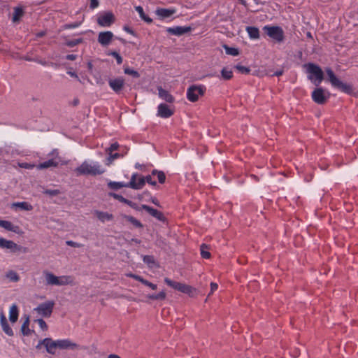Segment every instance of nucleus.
I'll list each match as a JSON object with an SVG mask.
<instances>
[{
  "label": "nucleus",
  "mask_w": 358,
  "mask_h": 358,
  "mask_svg": "<svg viewBox=\"0 0 358 358\" xmlns=\"http://www.w3.org/2000/svg\"><path fill=\"white\" fill-rule=\"evenodd\" d=\"M78 175L96 176L105 173V169L98 163L85 161L75 170Z\"/></svg>",
  "instance_id": "1"
},
{
  "label": "nucleus",
  "mask_w": 358,
  "mask_h": 358,
  "mask_svg": "<svg viewBox=\"0 0 358 358\" xmlns=\"http://www.w3.org/2000/svg\"><path fill=\"white\" fill-rule=\"evenodd\" d=\"M43 273L45 276V284L47 285L63 286L74 285L73 278L70 275L57 276L52 272L46 270L43 271Z\"/></svg>",
  "instance_id": "2"
},
{
  "label": "nucleus",
  "mask_w": 358,
  "mask_h": 358,
  "mask_svg": "<svg viewBox=\"0 0 358 358\" xmlns=\"http://www.w3.org/2000/svg\"><path fill=\"white\" fill-rule=\"evenodd\" d=\"M304 67L306 68L307 73L310 74L308 79L310 80L315 85L318 86L324 79V73L322 69L318 65L313 63L305 64Z\"/></svg>",
  "instance_id": "3"
},
{
  "label": "nucleus",
  "mask_w": 358,
  "mask_h": 358,
  "mask_svg": "<svg viewBox=\"0 0 358 358\" xmlns=\"http://www.w3.org/2000/svg\"><path fill=\"white\" fill-rule=\"evenodd\" d=\"M325 71L329 78V80L333 87L341 90L342 92L350 94L352 92V86L351 85L344 83L341 81L334 74V71L330 68H327Z\"/></svg>",
  "instance_id": "4"
},
{
  "label": "nucleus",
  "mask_w": 358,
  "mask_h": 358,
  "mask_svg": "<svg viewBox=\"0 0 358 358\" xmlns=\"http://www.w3.org/2000/svg\"><path fill=\"white\" fill-rule=\"evenodd\" d=\"M0 248L2 249H8L13 253H27L28 248L21 246L14 243L13 241L0 238Z\"/></svg>",
  "instance_id": "5"
},
{
  "label": "nucleus",
  "mask_w": 358,
  "mask_h": 358,
  "mask_svg": "<svg viewBox=\"0 0 358 358\" xmlns=\"http://www.w3.org/2000/svg\"><path fill=\"white\" fill-rule=\"evenodd\" d=\"M206 87L203 85H192L187 90V98L191 102H196L199 96L204 95Z\"/></svg>",
  "instance_id": "6"
},
{
  "label": "nucleus",
  "mask_w": 358,
  "mask_h": 358,
  "mask_svg": "<svg viewBox=\"0 0 358 358\" xmlns=\"http://www.w3.org/2000/svg\"><path fill=\"white\" fill-rule=\"evenodd\" d=\"M54 306V301L49 300L40 303L37 307L34 308V311L41 317H50L52 315Z\"/></svg>",
  "instance_id": "7"
},
{
  "label": "nucleus",
  "mask_w": 358,
  "mask_h": 358,
  "mask_svg": "<svg viewBox=\"0 0 358 358\" xmlns=\"http://www.w3.org/2000/svg\"><path fill=\"white\" fill-rule=\"evenodd\" d=\"M264 29L266 31L267 35L273 39L277 41L278 42H281L283 41V31L280 27L266 26L264 27Z\"/></svg>",
  "instance_id": "8"
},
{
  "label": "nucleus",
  "mask_w": 358,
  "mask_h": 358,
  "mask_svg": "<svg viewBox=\"0 0 358 358\" xmlns=\"http://www.w3.org/2000/svg\"><path fill=\"white\" fill-rule=\"evenodd\" d=\"M311 96L314 102L322 105L325 103L329 99V94H326L324 89L318 87L313 91Z\"/></svg>",
  "instance_id": "9"
},
{
  "label": "nucleus",
  "mask_w": 358,
  "mask_h": 358,
  "mask_svg": "<svg viewBox=\"0 0 358 358\" xmlns=\"http://www.w3.org/2000/svg\"><path fill=\"white\" fill-rule=\"evenodd\" d=\"M57 348L60 350H80L81 348L77 343L73 342L69 339H60L57 340Z\"/></svg>",
  "instance_id": "10"
},
{
  "label": "nucleus",
  "mask_w": 358,
  "mask_h": 358,
  "mask_svg": "<svg viewBox=\"0 0 358 358\" xmlns=\"http://www.w3.org/2000/svg\"><path fill=\"white\" fill-rule=\"evenodd\" d=\"M115 20L114 15L111 12H107L97 18V23L101 27H109Z\"/></svg>",
  "instance_id": "11"
},
{
  "label": "nucleus",
  "mask_w": 358,
  "mask_h": 358,
  "mask_svg": "<svg viewBox=\"0 0 358 358\" xmlns=\"http://www.w3.org/2000/svg\"><path fill=\"white\" fill-rule=\"evenodd\" d=\"M110 87L117 94L120 93L124 86V80L121 78H112L108 80Z\"/></svg>",
  "instance_id": "12"
},
{
  "label": "nucleus",
  "mask_w": 358,
  "mask_h": 358,
  "mask_svg": "<svg viewBox=\"0 0 358 358\" xmlns=\"http://www.w3.org/2000/svg\"><path fill=\"white\" fill-rule=\"evenodd\" d=\"M41 343L49 354L54 355L55 353V350L57 348V340L53 341L50 338H45L41 340Z\"/></svg>",
  "instance_id": "13"
},
{
  "label": "nucleus",
  "mask_w": 358,
  "mask_h": 358,
  "mask_svg": "<svg viewBox=\"0 0 358 358\" xmlns=\"http://www.w3.org/2000/svg\"><path fill=\"white\" fill-rule=\"evenodd\" d=\"M173 114V110L165 103H160L157 108V115L162 118L170 117Z\"/></svg>",
  "instance_id": "14"
},
{
  "label": "nucleus",
  "mask_w": 358,
  "mask_h": 358,
  "mask_svg": "<svg viewBox=\"0 0 358 358\" xmlns=\"http://www.w3.org/2000/svg\"><path fill=\"white\" fill-rule=\"evenodd\" d=\"M113 38V34L110 31H101L98 36V42L103 46H106L110 44Z\"/></svg>",
  "instance_id": "15"
},
{
  "label": "nucleus",
  "mask_w": 358,
  "mask_h": 358,
  "mask_svg": "<svg viewBox=\"0 0 358 358\" xmlns=\"http://www.w3.org/2000/svg\"><path fill=\"white\" fill-rule=\"evenodd\" d=\"M164 282L170 287L173 288L174 289H176L178 291H180L182 293H185L187 292V289L188 287V285L178 282L173 281L168 278H164Z\"/></svg>",
  "instance_id": "16"
},
{
  "label": "nucleus",
  "mask_w": 358,
  "mask_h": 358,
  "mask_svg": "<svg viewBox=\"0 0 358 358\" xmlns=\"http://www.w3.org/2000/svg\"><path fill=\"white\" fill-rule=\"evenodd\" d=\"M0 324L3 332L8 336L14 335L12 328L10 327L7 322V319L3 312L0 313Z\"/></svg>",
  "instance_id": "17"
},
{
  "label": "nucleus",
  "mask_w": 358,
  "mask_h": 358,
  "mask_svg": "<svg viewBox=\"0 0 358 358\" xmlns=\"http://www.w3.org/2000/svg\"><path fill=\"white\" fill-rule=\"evenodd\" d=\"M192 30L191 27H169L166 31L168 33L176 35V36H181L186 33L189 32Z\"/></svg>",
  "instance_id": "18"
},
{
  "label": "nucleus",
  "mask_w": 358,
  "mask_h": 358,
  "mask_svg": "<svg viewBox=\"0 0 358 358\" xmlns=\"http://www.w3.org/2000/svg\"><path fill=\"white\" fill-rule=\"evenodd\" d=\"M141 208L146 210L150 215L155 217L159 221H164V216L163 213L156 209L152 208V207L147 206V205H142Z\"/></svg>",
  "instance_id": "19"
},
{
  "label": "nucleus",
  "mask_w": 358,
  "mask_h": 358,
  "mask_svg": "<svg viewBox=\"0 0 358 358\" xmlns=\"http://www.w3.org/2000/svg\"><path fill=\"white\" fill-rule=\"evenodd\" d=\"M157 90L159 98L168 103H173L174 101L173 96L167 90L163 89L161 86L157 87Z\"/></svg>",
  "instance_id": "20"
},
{
  "label": "nucleus",
  "mask_w": 358,
  "mask_h": 358,
  "mask_svg": "<svg viewBox=\"0 0 358 358\" xmlns=\"http://www.w3.org/2000/svg\"><path fill=\"white\" fill-rule=\"evenodd\" d=\"M94 214L97 217V219L102 222L106 221H111L113 220V215L108 212L94 210Z\"/></svg>",
  "instance_id": "21"
},
{
  "label": "nucleus",
  "mask_w": 358,
  "mask_h": 358,
  "mask_svg": "<svg viewBox=\"0 0 358 358\" xmlns=\"http://www.w3.org/2000/svg\"><path fill=\"white\" fill-rule=\"evenodd\" d=\"M156 15L161 19L170 17L176 13L175 9L157 8L155 11Z\"/></svg>",
  "instance_id": "22"
},
{
  "label": "nucleus",
  "mask_w": 358,
  "mask_h": 358,
  "mask_svg": "<svg viewBox=\"0 0 358 358\" xmlns=\"http://www.w3.org/2000/svg\"><path fill=\"white\" fill-rule=\"evenodd\" d=\"M19 315L18 308L16 304H13L9 310V320L11 323H15L17 321Z\"/></svg>",
  "instance_id": "23"
},
{
  "label": "nucleus",
  "mask_w": 358,
  "mask_h": 358,
  "mask_svg": "<svg viewBox=\"0 0 358 358\" xmlns=\"http://www.w3.org/2000/svg\"><path fill=\"white\" fill-rule=\"evenodd\" d=\"M24 11L22 6L15 7L13 8V13L12 17L13 22L15 23L20 21L21 17L24 15Z\"/></svg>",
  "instance_id": "24"
},
{
  "label": "nucleus",
  "mask_w": 358,
  "mask_h": 358,
  "mask_svg": "<svg viewBox=\"0 0 358 358\" xmlns=\"http://www.w3.org/2000/svg\"><path fill=\"white\" fill-rule=\"evenodd\" d=\"M145 184V178L143 176L138 177L136 182H128L129 187L134 189H141Z\"/></svg>",
  "instance_id": "25"
},
{
  "label": "nucleus",
  "mask_w": 358,
  "mask_h": 358,
  "mask_svg": "<svg viewBox=\"0 0 358 358\" xmlns=\"http://www.w3.org/2000/svg\"><path fill=\"white\" fill-rule=\"evenodd\" d=\"M13 208H20L21 210L30 211L33 209V206L28 202H16L11 205Z\"/></svg>",
  "instance_id": "26"
},
{
  "label": "nucleus",
  "mask_w": 358,
  "mask_h": 358,
  "mask_svg": "<svg viewBox=\"0 0 358 358\" xmlns=\"http://www.w3.org/2000/svg\"><path fill=\"white\" fill-rule=\"evenodd\" d=\"M108 187L114 190H117L119 189H121L122 187H129L128 182H113L110 181L108 183Z\"/></svg>",
  "instance_id": "27"
},
{
  "label": "nucleus",
  "mask_w": 358,
  "mask_h": 358,
  "mask_svg": "<svg viewBox=\"0 0 358 358\" xmlns=\"http://www.w3.org/2000/svg\"><path fill=\"white\" fill-rule=\"evenodd\" d=\"M246 31L250 37L252 39H257L259 38V31L257 27H247Z\"/></svg>",
  "instance_id": "28"
},
{
  "label": "nucleus",
  "mask_w": 358,
  "mask_h": 358,
  "mask_svg": "<svg viewBox=\"0 0 358 358\" xmlns=\"http://www.w3.org/2000/svg\"><path fill=\"white\" fill-rule=\"evenodd\" d=\"M58 165V162H55L54 159H49L46 162H44L43 163L39 164L37 166L38 169H48L49 167H56Z\"/></svg>",
  "instance_id": "29"
},
{
  "label": "nucleus",
  "mask_w": 358,
  "mask_h": 358,
  "mask_svg": "<svg viewBox=\"0 0 358 358\" xmlns=\"http://www.w3.org/2000/svg\"><path fill=\"white\" fill-rule=\"evenodd\" d=\"M29 318L27 317L26 320L23 322L21 327V332L24 336H29L31 334V331L29 328Z\"/></svg>",
  "instance_id": "30"
},
{
  "label": "nucleus",
  "mask_w": 358,
  "mask_h": 358,
  "mask_svg": "<svg viewBox=\"0 0 358 358\" xmlns=\"http://www.w3.org/2000/svg\"><path fill=\"white\" fill-rule=\"evenodd\" d=\"M135 9L138 13L141 19L143 20L145 22H146L148 23H151L152 22V20L150 17L145 15V14L143 11V9L141 6H136Z\"/></svg>",
  "instance_id": "31"
},
{
  "label": "nucleus",
  "mask_w": 358,
  "mask_h": 358,
  "mask_svg": "<svg viewBox=\"0 0 358 358\" xmlns=\"http://www.w3.org/2000/svg\"><path fill=\"white\" fill-rule=\"evenodd\" d=\"M123 218L126 220L131 223L134 227L138 228L143 227V224L135 217L130 215H124Z\"/></svg>",
  "instance_id": "32"
},
{
  "label": "nucleus",
  "mask_w": 358,
  "mask_h": 358,
  "mask_svg": "<svg viewBox=\"0 0 358 358\" xmlns=\"http://www.w3.org/2000/svg\"><path fill=\"white\" fill-rule=\"evenodd\" d=\"M221 76L224 80H230L233 77V71L227 67L221 70Z\"/></svg>",
  "instance_id": "33"
},
{
  "label": "nucleus",
  "mask_w": 358,
  "mask_h": 358,
  "mask_svg": "<svg viewBox=\"0 0 358 358\" xmlns=\"http://www.w3.org/2000/svg\"><path fill=\"white\" fill-rule=\"evenodd\" d=\"M6 276L12 282H18L20 280L19 275L14 271H9L6 273Z\"/></svg>",
  "instance_id": "34"
},
{
  "label": "nucleus",
  "mask_w": 358,
  "mask_h": 358,
  "mask_svg": "<svg viewBox=\"0 0 358 358\" xmlns=\"http://www.w3.org/2000/svg\"><path fill=\"white\" fill-rule=\"evenodd\" d=\"M226 53L229 55L237 56L239 54V51L237 48H230L227 45H223Z\"/></svg>",
  "instance_id": "35"
},
{
  "label": "nucleus",
  "mask_w": 358,
  "mask_h": 358,
  "mask_svg": "<svg viewBox=\"0 0 358 358\" xmlns=\"http://www.w3.org/2000/svg\"><path fill=\"white\" fill-rule=\"evenodd\" d=\"M208 246L206 244L201 245V255L204 259H209L210 257V253L207 251Z\"/></svg>",
  "instance_id": "36"
},
{
  "label": "nucleus",
  "mask_w": 358,
  "mask_h": 358,
  "mask_svg": "<svg viewBox=\"0 0 358 358\" xmlns=\"http://www.w3.org/2000/svg\"><path fill=\"white\" fill-rule=\"evenodd\" d=\"M108 155L109 156L107 157L106 162L108 166L110 165L115 159H117L120 157L119 153H108Z\"/></svg>",
  "instance_id": "37"
},
{
  "label": "nucleus",
  "mask_w": 358,
  "mask_h": 358,
  "mask_svg": "<svg viewBox=\"0 0 358 358\" xmlns=\"http://www.w3.org/2000/svg\"><path fill=\"white\" fill-rule=\"evenodd\" d=\"M0 227H3L7 230L14 231L13 228V224L9 221L0 220Z\"/></svg>",
  "instance_id": "38"
},
{
  "label": "nucleus",
  "mask_w": 358,
  "mask_h": 358,
  "mask_svg": "<svg viewBox=\"0 0 358 358\" xmlns=\"http://www.w3.org/2000/svg\"><path fill=\"white\" fill-rule=\"evenodd\" d=\"M124 72L125 74L130 75V76H133L134 78H138L140 76V74L138 73V71H136L134 69H131L129 67H125L124 69Z\"/></svg>",
  "instance_id": "39"
},
{
  "label": "nucleus",
  "mask_w": 358,
  "mask_h": 358,
  "mask_svg": "<svg viewBox=\"0 0 358 358\" xmlns=\"http://www.w3.org/2000/svg\"><path fill=\"white\" fill-rule=\"evenodd\" d=\"M143 262L147 264L150 267H152L155 264V259L151 255H145L143 257Z\"/></svg>",
  "instance_id": "40"
},
{
  "label": "nucleus",
  "mask_w": 358,
  "mask_h": 358,
  "mask_svg": "<svg viewBox=\"0 0 358 358\" xmlns=\"http://www.w3.org/2000/svg\"><path fill=\"white\" fill-rule=\"evenodd\" d=\"M235 68L241 73L248 74L250 72V69L248 67L242 66L241 64H237L235 66Z\"/></svg>",
  "instance_id": "41"
},
{
  "label": "nucleus",
  "mask_w": 358,
  "mask_h": 358,
  "mask_svg": "<svg viewBox=\"0 0 358 358\" xmlns=\"http://www.w3.org/2000/svg\"><path fill=\"white\" fill-rule=\"evenodd\" d=\"M109 196L113 197L114 199L118 200L119 201L126 203L127 199L124 198L122 195L115 194V193H109Z\"/></svg>",
  "instance_id": "42"
},
{
  "label": "nucleus",
  "mask_w": 358,
  "mask_h": 358,
  "mask_svg": "<svg viewBox=\"0 0 358 358\" xmlns=\"http://www.w3.org/2000/svg\"><path fill=\"white\" fill-rule=\"evenodd\" d=\"M35 322L38 323V326L42 330L46 331L48 329V325L42 318L37 319L35 320Z\"/></svg>",
  "instance_id": "43"
},
{
  "label": "nucleus",
  "mask_w": 358,
  "mask_h": 358,
  "mask_svg": "<svg viewBox=\"0 0 358 358\" xmlns=\"http://www.w3.org/2000/svg\"><path fill=\"white\" fill-rule=\"evenodd\" d=\"M44 194L54 196L60 194V191L59 189H45L43 192Z\"/></svg>",
  "instance_id": "44"
},
{
  "label": "nucleus",
  "mask_w": 358,
  "mask_h": 358,
  "mask_svg": "<svg viewBox=\"0 0 358 358\" xmlns=\"http://www.w3.org/2000/svg\"><path fill=\"white\" fill-rule=\"evenodd\" d=\"M157 177L158 178L159 182L161 184H163L166 180L165 173L162 171H159V173L157 175Z\"/></svg>",
  "instance_id": "45"
},
{
  "label": "nucleus",
  "mask_w": 358,
  "mask_h": 358,
  "mask_svg": "<svg viewBox=\"0 0 358 358\" xmlns=\"http://www.w3.org/2000/svg\"><path fill=\"white\" fill-rule=\"evenodd\" d=\"M119 148V144L117 143H114L113 144H111V145L106 149V152L107 153H112V152L117 150Z\"/></svg>",
  "instance_id": "46"
},
{
  "label": "nucleus",
  "mask_w": 358,
  "mask_h": 358,
  "mask_svg": "<svg viewBox=\"0 0 358 358\" xmlns=\"http://www.w3.org/2000/svg\"><path fill=\"white\" fill-rule=\"evenodd\" d=\"M110 55L116 59L117 63L118 64H121L122 63V57L120 56L119 53H117V52H112Z\"/></svg>",
  "instance_id": "47"
},
{
  "label": "nucleus",
  "mask_w": 358,
  "mask_h": 358,
  "mask_svg": "<svg viewBox=\"0 0 358 358\" xmlns=\"http://www.w3.org/2000/svg\"><path fill=\"white\" fill-rule=\"evenodd\" d=\"M66 243L67 245L71 246V247H73V248H81L83 246L82 244L76 243V242H74L73 241H67L66 242Z\"/></svg>",
  "instance_id": "48"
},
{
  "label": "nucleus",
  "mask_w": 358,
  "mask_h": 358,
  "mask_svg": "<svg viewBox=\"0 0 358 358\" xmlns=\"http://www.w3.org/2000/svg\"><path fill=\"white\" fill-rule=\"evenodd\" d=\"M143 284L146 285V286H148V287H150L153 290L156 289L157 287V285L153 284V283H152V282H150L148 280H145V279H144V280L143 282Z\"/></svg>",
  "instance_id": "49"
},
{
  "label": "nucleus",
  "mask_w": 358,
  "mask_h": 358,
  "mask_svg": "<svg viewBox=\"0 0 358 358\" xmlns=\"http://www.w3.org/2000/svg\"><path fill=\"white\" fill-rule=\"evenodd\" d=\"M156 300H164L166 299V294L164 291L160 292L159 294H155Z\"/></svg>",
  "instance_id": "50"
},
{
  "label": "nucleus",
  "mask_w": 358,
  "mask_h": 358,
  "mask_svg": "<svg viewBox=\"0 0 358 358\" xmlns=\"http://www.w3.org/2000/svg\"><path fill=\"white\" fill-rule=\"evenodd\" d=\"M80 42H81V39H76V40L69 41L66 42V45L69 47H74Z\"/></svg>",
  "instance_id": "51"
},
{
  "label": "nucleus",
  "mask_w": 358,
  "mask_h": 358,
  "mask_svg": "<svg viewBox=\"0 0 358 358\" xmlns=\"http://www.w3.org/2000/svg\"><path fill=\"white\" fill-rule=\"evenodd\" d=\"M145 182H148V183H149V184H150L151 185H153V186H155L157 185L156 181L152 180L151 175L146 176L145 177Z\"/></svg>",
  "instance_id": "52"
},
{
  "label": "nucleus",
  "mask_w": 358,
  "mask_h": 358,
  "mask_svg": "<svg viewBox=\"0 0 358 358\" xmlns=\"http://www.w3.org/2000/svg\"><path fill=\"white\" fill-rule=\"evenodd\" d=\"M196 291V289L192 286H188L187 289V292L185 294H187L189 296H194V293Z\"/></svg>",
  "instance_id": "53"
},
{
  "label": "nucleus",
  "mask_w": 358,
  "mask_h": 358,
  "mask_svg": "<svg viewBox=\"0 0 358 358\" xmlns=\"http://www.w3.org/2000/svg\"><path fill=\"white\" fill-rule=\"evenodd\" d=\"M19 166L21 168H24V169H32L34 167V164H28V163H21V164H19Z\"/></svg>",
  "instance_id": "54"
},
{
  "label": "nucleus",
  "mask_w": 358,
  "mask_h": 358,
  "mask_svg": "<svg viewBox=\"0 0 358 358\" xmlns=\"http://www.w3.org/2000/svg\"><path fill=\"white\" fill-rule=\"evenodd\" d=\"M126 204H127L128 206H129L130 207H131L134 209H136V210H140L138 208L137 204L134 203V202H132L131 201H129V200L127 199V201L126 202Z\"/></svg>",
  "instance_id": "55"
},
{
  "label": "nucleus",
  "mask_w": 358,
  "mask_h": 358,
  "mask_svg": "<svg viewBox=\"0 0 358 358\" xmlns=\"http://www.w3.org/2000/svg\"><path fill=\"white\" fill-rule=\"evenodd\" d=\"M99 1L98 0H90V8L92 9H94L99 6Z\"/></svg>",
  "instance_id": "56"
},
{
  "label": "nucleus",
  "mask_w": 358,
  "mask_h": 358,
  "mask_svg": "<svg viewBox=\"0 0 358 358\" xmlns=\"http://www.w3.org/2000/svg\"><path fill=\"white\" fill-rule=\"evenodd\" d=\"M218 287V285L215 282H211L210 283V292L209 293L208 296L213 294V292L216 290Z\"/></svg>",
  "instance_id": "57"
},
{
  "label": "nucleus",
  "mask_w": 358,
  "mask_h": 358,
  "mask_svg": "<svg viewBox=\"0 0 358 358\" xmlns=\"http://www.w3.org/2000/svg\"><path fill=\"white\" fill-rule=\"evenodd\" d=\"M138 175L137 173H134L131 176V180L129 182H136L138 178Z\"/></svg>",
  "instance_id": "58"
},
{
  "label": "nucleus",
  "mask_w": 358,
  "mask_h": 358,
  "mask_svg": "<svg viewBox=\"0 0 358 358\" xmlns=\"http://www.w3.org/2000/svg\"><path fill=\"white\" fill-rule=\"evenodd\" d=\"M150 200H151L152 203H154L155 205H156L158 207H160L159 202V201H158V199L157 198L152 197Z\"/></svg>",
  "instance_id": "59"
},
{
  "label": "nucleus",
  "mask_w": 358,
  "mask_h": 358,
  "mask_svg": "<svg viewBox=\"0 0 358 358\" xmlns=\"http://www.w3.org/2000/svg\"><path fill=\"white\" fill-rule=\"evenodd\" d=\"M67 73L71 76V77H73V78H76L78 81L80 82V78H78V75L75 73V72H72V71H68Z\"/></svg>",
  "instance_id": "60"
},
{
  "label": "nucleus",
  "mask_w": 358,
  "mask_h": 358,
  "mask_svg": "<svg viewBox=\"0 0 358 358\" xmlns=\"http://www.w3.org/2000/svg\"><path fill=\"white\" fill-rule=\"evenodd\" d=\"M133 278L142 282V283L144 280V279L142 277H141L140 275H136V274L134 275V276H133Z\"/></svg>",
  "instance_id": "61"
},
{
  "label": "nucleus",
  "mask_w": 358,
  "mask_h": 358,
  "mask_svg": "<svg viewBox=\"0 0 358 358\" xmlns=\"http://www.w3.org/2000/svg\"><path fill=\"white\" fill-rule=\"evenodd\" d=\"M282 73H283V70H279V71H275L273 74H272L271 76H280L282 75Z\"/></svg>",
  "instance_id": "62"
},
{
  "label": "nucleus",
  "mask_w": 358,
  "mask_h": 358,
  "mask_svg": "<svg viewBox=\"0 0 358 358\" xmlns=\"http://www.w3.org/2000/svg\"><path fill=\"white\" fill-rule=\"evenodd\" d=\"M66 59L71 61L75 60L76 59V55H66Z\"/></svg>",
  "instance_id": "63"
},
{
  "label": "nucleus",
  "mask_w": 358,
  "mask_h": 358,
  "mask_svg": "<svg viewBox=\"0 0 358 358\" xmlns=\"http://www.w3.org/2000/svg\"><path fill=\"white\" fill-rule=\"evenodd\" d=\"M124 31H126L127 33L130 34H134V31L132 29H131L129 27H124Z\"/></svg>",
  "instance_id": "64"
}]
</instances>
